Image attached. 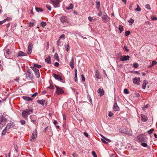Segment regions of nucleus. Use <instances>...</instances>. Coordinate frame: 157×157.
I'll list each match as a JSON object with an SVG mask.
<instances>
[{
    "instance_id": "nucleus-29",
    "label": "nucleus",
    "mask_w": 157,
    "mask_h": 157,
    "mask_svg": "<svg viewBox=\"0 0 157 157\" xmlns=\"http://www.w3.org/2000/svg\"><path fill=\"white\" fill-rule=\"evenodd\" d=\"M54 58L55 59H56L57 61H59V58L58 54L57 53H55L54 55Z\"/></svg>"
},
{
    "instance_id": "nucleus-6",
    "label": "nucleus",
    "mask_w": 157,
    "mask_h": 157,
    "mask_svg": "<svg viewBox=\"0 0 157 157\" xmlns=\"http://www.w3.org/2000/svg\"><path fill=\"white\" fill-rule=\"evenodd\" d=\"M44 132L47 134H49V133L52 132V131L51 127L50 126H47L44 130Z\"/></svg>"
},
{
    "instance_id": "nucleus-3",
    "label": "nucleus",
    "mask_w": 157,
    "mask_h": 157,
    "mask_svg": "<svg viewBox=\"0 0 157 157\" xmlns=\"http://www.w3.org/2000/svg\"><path fill=\"white\" fill-rule=\"evenodd\" d=\"M137 139L139 141L141 142H145L146 141V138L144 137L143 134H141L137 137Z\"/></svg>"
},
{
    "instance_id": "nucleus-51",
    "label": "nucleus",
    "mask_w": 157,
    "mask_h": 157,
    "mask_svg": "<svg viewBox=\"0 0 157 157\" xmlns=\"http://www.w3.org/2000/svg\"><path fill=\"white\" fill-rule=\"evenodd\" d=\"M33 70L35 72L37 71V70H38L36 68V67H35L33 66Z\"/></svg>"
},
{
    "instance_id": "nucleus-47",
    "label": "nucleus",
    "mask_w": 157,
    "mask_h": 157,
    "mask_svg": "<svg viewBox=\"0 0 157 157\" xmlns=\"http://www.w3.org/2000/svg\"><path fill=\"white\" fill-rule=\"evenodd\" d=\"M33 25H34L33 22H32V23L30 22V23H29V24H28V26L30 27H32L33 26Z\"/></svg>"
},
{
    "instance_id": "nucleus-62",
    "label": "nucleus",
    "mask_w": 157,
    "mask_h": 157,
    "mask_svg": "<svg viewBox=\"0 0 157 157\" xmlns=\"http://www.w3.org/2000/svg\"><path fill=\"white\" fill-rule=\"evenodd\" d=\"M124 48L127 52L129 51V49L127 48V47L125 45L124 46Z\"/></svg>"
},
{
    "instance_id": "nucleus-2",
    "label": "nucleus",
    "mask_w": 157,
    "mask_h": 157,
    "mask_svg": "<svg viewBox=\"0 0 157 157\" xmlns=\"http://www.w3.org/2000/svg\"><path fill=\"white\" fill-rule=\"evenodd\" d=\"M60 20L63 25H66L67 24L69 23V21L68 20L67 17L66 16H63L61 17L60 19Z\"/></svg>"
},
{
    "instance_id": "nucleus-36",
    "label": "nucleus",
    "mask_w": 157,
    "mask_h": 157,
    "mask_svg": "<svg viewBox=\"0 0 157 157\" xmlns=\"http://www.w3.org/2000/svg\"><path fill=\"white\" fill-rule=\"evenodd\" d=\"M119 29L120 31V33H121L123 30V27L121 25H119Z\"/></svg>"
},
{
    "instance_id": "nucleus-23",
    "label": "nucleus",
    "mask_w": 157,
    "mask_h": 157,
    "mask_svg": "<svg viewBox=\"0 0 157 157\" xmlns=\"http://www.w3.org/2000/svg\"><path fill=\"white\" fill-rule=\"evenodd\" d=\"M45 101L44 100H38L37 101V102L40 104L42 105H44Z\"/></svg>"
},
{
    "instance_id": "nucleus-53",
    "label": "nucleus",
    "mask_w": 157,
    "mask_h": 157,
    "mask_svg": "<svg viewBox=\"0 0 157 157\" xmlns=\"http://www.w3.org/2000/svg\"><path fill=\"white\" fill-rule=\"evenodd\" d=\"M113 115V114L111 112H109L108 114V116L109 117H112Z\"/></svg>"
},
{
    "instance_id": "nucleus-18",
    "label": "nucleus",
    "mask_w": 157,
    "mask_h": 157,
    "mask_svg": "<svg viewBox=\"0 0 157 157\" xmlns=\"http://www.w3.org/2000/svg\"><path fill=\"white\" fill-rule=\"evenodd\" d=\"M141 120L143 121L146 122L148 120L147 117L144 115L141 114Z\"/></svg>"
},
{
    "instance_id": "nucleus-41",
    "label": "nucleus",
    "mask_w": 157,
    "mask_h": 157,
    "mask_svg": "<svg viewBox=\"0 0 157 157\" xmlns=\"http://www.w3.org/2000/svg\"><path fill=\"white\" fill-rule=\"evenodd\" d=\"M124 94H127L129 93V91L127 89H124Z\"/></svg>"
},
{
    "instance_id": "nucleus-16",
    "label": "nucleus",
    "mask_w": 157,
    "mask_h": 157,
    "mask_svg": "<svg viewBox=\"0 0 157 157\" xmlns=\"http://www.w3.org/2000/svg\"><path fill=\"white\" fill-rule=\"evenodd\" d=\"M45 61L48 64H50L51 63L52 61L50 56H48L45 59Z\"/></svg>"
},
{
    "instance_id": "nucleus-15",
    "label": "nucleus",
    "mask_w": 157,
    "mask_h": 157,
    "mask_svg": "<svg viewBox=\"0 0 157 157\" xmlns=\"http://www.w3.org/2000/svg\"><path fill=\"white\" fill-rule=\"evenodd\" d=\"M16 55L17 57L22 56H26V54L21 51H20L19 52L17 53Z\"/></svg>"
},
{
    "instance_id": "nucleus-49",
    "label": "nucleus",
    "mask_w": 157,
    "mask_h": 157,
    "mask_svg": "<svg viewBox=\"0 0 157 157\" xmlns=\"http://www.w3.org/2000/svg\"><path fill=\"white\" fill-rule=\"evenodd\" d=\"M69 48H70L69 45V44H68L67 45V47H66V51H67V52H68V51L69 50Z\"/></svg>"
},
{
    "instance_id": "nucleus-64",
    "label": "nucleus",
    "mask_w": 157,
    "mask_h": 157,
    "mask_svg": "<svg viewBox=\"0 0 157 157\" xmlns=\"http://www.w3.org/2000/svg\"><path fill=\"white\" fill-rule=\"evenodd\" d=\"M38 94L37 92H35L34 94L32 95V97H34L36 96Z\"/></svg>"
},
{
    "instance_id": "nucleus-50",
    "label": "nucleus",
    "mask_w": 157,
    "mask_h": 157,
    "mask_svg": "<svg viewBox=\"0 0 157 157\" xmlns=\"http://www.w3.org/2000/svg\"><path fill=\"white\" fill-rule=\"evenodd\" d=\"M21 124L22 125L25 124V121L24 120H21L20 121Z\"/></svg>"
},
{
    "instance_id": "nucleus-59",
    "label": "nucleus",
    "mask_w": 157,
    "mask_h": 157,
    "mask_svg": "<svg viewBox=\"0 0 157 157\" xmlns=\"http://www.w3.org/2000/svg\"><path fill=\"white\" fill-rule=\"evenodd\" d=\"M54 65L57 67H58L59 66V64L58 63V62H56L55 63H54Z\"/></svg>"
},
{
    "instance_id": "nucleus-58",
    "label": "nucleus",
    "mask_w": 157,
    "mask_h": 157,
    "mask_svg": "<svg viewBox=\"0 0 157 157\" xmlns=\"http://www.w3.org/2000/svg\"><path fill=\"white\" fill-rule=\"evenodd\" d=\"M96 7L97 8V10L98 11H100V6H99L96 5Z\"/></svg>"
},
{
    "instance_id": "nucleus-40",
    "label": "nucleus",
    "mask_w": 157,
    "mask_h": 157,
    "mask_svg": "<svg viewBox=\"0 0 157 157\" xmlns=\"http://www.w3.org/2000/svg\"><path fill=\"white\" fill-rule=\"evenodd\" d=\"M34 66L38 68H40L41 67V65L36 64H34Z\"/></svg>"
},
{
    "instance_id": "nucleus-55",
    "label": "nucleus",
    "mask_w": 157,
    "mask_h": 157,
    "mask_svg": "<svg viewBox=\"0 0 157 157\" xmlns=\"http://www.w3.org/2000/svg\"><path fill=\"white\" fill-rule=\"evenodd\" d=\"M65 37V35L64 34H62L59 37V39L60 40V39L64 38Z\"/></svg>"
},
{
    "instance_id": "nucleus-34",
    "label": "nucleus",
    "mask_w": 157,
    "mask_h": 157,
    "mask_svg": "<svg viewBox=\"0 0 157 157\" xmlns=\"http://www.w3.org/2000/svg\"><path fill=\"white\" fill-rule=\"evenodd\" d=\"M40 25L42 27H44L46 25V23L44 21H42L40 23Z\"/></svg>"
},
{
    "instance_id": "nucleus-24",
    "label": "nucleus",
    "mask_w": 157,
    "mask_h": 157,
    "mask_svg": "<svg viewBox=\"0 0 157 157\" xmlns=\"http://www.w3.org/2000/svg\"><path fill=\"white\" fill-rule=\"evenodd\" d=\"M36 136H37L36 134V133H35L34 132V133H33L32 134V136H31L32 139H31V141H33V140H34L36 138Z\"/></svg>"
},
{
    "instance_id": "nucleus-7",
    "label": "nucleus",
    "mask_w": 157,
    "mask_h": 157,
    "mask_svg": "<svg viewBox=\"0 0 157 157\" xmlns=\"http://www.w3.org/2000/svg\"><path fill=\"white\" fill-rule=\"evenodd\" d=\"M133 82L136 84L139 85L140 83V78L139 77H135L133 79Z\"/></svg>"
},
{
    "instance_id": "nucleus-45",
    "label": "nucleus",
    "mask_w": 157,
    "mask_h": 157,
    "mask_svg": "<svg viewBox=\"0 0 157 157\" xmlns=\"http://www.w3.org/2000/svg\"><path fill=\"white\" fill-rule=\"evenodd\" d=\"M46 7L49 10H51V6L49 5H46Z\"/></svg>"
},
{
    "instance_id": "nucleus-17",
    "label": "nucleus",
    "mask_w": 157,
    "mask_h": 157,
    "mask_svg": "<svg viewBox=\"0 0 157 157\" xmlns=\"http://www.w3.org/2000/svg\"><path fill=\"white\" fill-rule=\"evenodd\" d=\"M98 94H100V96H102L104 95V92L103 89L99 88L98 91Z\"/></svg>"
},
{
    "instance_id": "nucleus-1",
    "label": "nucleus",
    "mask_w": 157,
    "mask_h": 157,
    "mask_svg": "<svg viewBox=\"0 0 157 157\" xmlns=\"http://www.w3.org/2000/svg\"><path fill=\"white\" fill-rule=\"evenodd\" d=\"M33 113V110L29 109H26L23 111L21 115L22 117L25 119H27L28 116Z\"/></svg>"
},
{
    "instance_id": "nucleus-37",
    "label": "nucleus",
    "mask_w": 157,
    "mask_h": 157,
    "mask_svg": "<svg viewBox=\"0 0 157 157\" xmlns=\"http://www.w3.org/2000/svg\"><path fill=\"white\" fill-rule=\"evenodd\" d=\"M154 129H151L147 131V133L149 134H151L154 131Z\"/></svg>"
},
{
    "instance_id": "nucleus-44",
    "label": "nucleus",
    "mask_w": 157,
    "mask_h": 157,
    "mask_svg": "<svg viewBox=\"0 0 157 157\" xmlns=\"http://www.w3.org/2000/svg\"><path fill=\"white\" fill-rule=\"evenodd\" d=\"M92 153L94 157H97V155L94 151H92Z\"/></svg>"
},
{
    "instance_id": "nucleus-21",
    "label": "nucleus",
    "mask_w": 157,
    "mask_h": 157,
    "mask_svg": "<svg viewBox=\"0 0 157 157\" xmlns=\"http://www.w3.org/2000/svg\"><path fill=\"white\" fill-rule=\"evenodd\" d=\"M148 83V82L147 80H144L142 85V88L143 89H145L146 88V85Z\"/></svg>"
},
{
    "instance_id": "nucleus-22",
    "label": "nucleus",
    "mask_w": 157,
    "mask_h": 157,
    "mask_svg": "<svg viewBox=\"0 0 157 157\" xmlns=\"http://www.w3.org/2000/svg\"><path fill=\"white\" fill-rule=\"evenodd\" d=\"M95 76L97 78L100 79L101 78V76L100 75L98 71L97 70L96 71Z\"/></svg>"
},
{
    "instance_id": "nucleus-56",
    "label": "nucleus",
    "mask_w": 157,
    "mask_h": 157,
    "mask_svg": "<svg viewBox=\"0 0 157 157\" xmlns=\"http://www.w3.org/2000/svg\"><path fill=\"white\" fill-rule=\"evenodd\" d=\"M75 75V82H77L78 80L77 75Z\"/></svg>"
},
{
    "instance_id": "nucleus-9",
    "label": "nucleus",
    "mask_w": 157,
    "mask_h": 157,
    "mask_svg": "<svg viewBox=\"0 0 157 157\" xmlns=\"http://www.w3.org/2000/svg\"><path fill=\"white\" fill-rule=\"evenodd\" d=\"M15 126V124L13 122H10L9 123H8L6 127V129H9L10 128H12L13 127Z\"/></svg>"
},
{
    "instance_id": "nucleus-28",
    "label": "nucleus",
    "mask_w": 157,
    "mask_h": 157,
    "mask_svg": "<svg viewBox=\"0 0 157 157\" xmlns=\"http://www.w3.org/2000/svg\"><path fill=\"white\" fill-rule=\"evenodd\" d=\"M73 5L72 4H71L69 6L66 7V9L67 10H69L70 9H72L73 8Z\"/></svg>"
},
{
    "instance_id": "nucleus-60",
    "label": "nucleus",
    "mask_w": 157,
    "mask_h": 157,
    "mask_svg": "<svg viewBox=\"0 0 157 157\" xmlns=\"http://www.w3.org/2000/svg\"><path fill=\"white\" fill-rule=\"evenodd\" d=\"M96 5L97 6H100V2L99 1H97L96 2Z\"/></svg>"
},
{
    "instance_id": "nucleus-13",
    "label": "nucleus",
    "mask_w": 157,
    "mask_h": 157,
    "mask_svg": "<svg viewBox=\"0 0 157 157\" xmlns=\"http://www.w3.org/2000/svg\"><path fill=\"white\" fill-rule=\"evenodd\" d=\"M12 53V52L10 49H8L6 50V56L7 58H9V56ZM6 56V55H5Z\"/></svg>"
},
{
    "instance_id": "nucleus-39",
    "label": "nucleus",
    "mask_w": 157,
    "mask_h": 157,
    "mask_svg": "<svg viewBox=\"0 0 157 157\" xmlns=\"http://www.w3.org/2000/svg\"><path fill=\"white\" fill-rule=\"evenodd\" d=\"M145 7L146 9L148 10H150L151 9L150 5L148 4H146L145 5Z\"/></svg>"
},
{
    "instance_id": "nucleus-10",
    "label": "nucleus",
    "mask_w": 157,
    "mask_h": 157,
    "mask_svg": "<svg viewBox=\"0 0 157 157\" xmlns=\"http://www.w3.org/2000/svg\"><path fill=\"white\" fill-rule=\"evenodd\" d=\"M130 57L128 56H121L120 57V60L122 61H126L129 60Z\"/></svg>"
},
{
    "instance_id": "nucleus-43",
    "label": "nucleus",
    "mask_w": 157,
    "mask_h": 157,
    "mask_svg": "<svg viewBox=\"0 0 157 157\" xmlns=\"http://www.w3.org/2000/svg\"><path fill=\"white\" fill-rule=\"evenodd\" d=\"M133 66L135 68H136L138 67V64L137 63H134L133 64Z\"/></svg>"
},
{
    "instance_id": "nucleus-31",
    "label": "nucleus",
    "mask_w": 157,
    "mask_h": 157,
    "mask_svg": "<svg viewBox=\"0 0 157 157\" xmlns=\"http://www.w3.org/2000/svg\"><path fill=\"white\" fill-rule=\"evenodd\" d=\"M33 117H36V116L34 115H33L30 117V119H31V121L33 123H34L36 121V120H32V118Z\"/></svg>"
},
{
    "instance_id": "nucleus-11",
    "label": "nucleus",
    "mask_w": 157,
    "mask_h": 157,
    "mask_svg": "<svg viewBox=\"0 0 157 157\" xmlns=\"http://www.w3.org/2000/svg\"><path fill=\"white\" fill-rule=\"evenodd\" d=\"M113 109L115 111H117L119 110L120 108L117 105V102L114 103L113 107Z\"/></svg>"
},
{
    "instance_id": "nucleus-26",
    "label": "nucleus",
    "mask_w": 157,
    "mask_h": 157,
    "mask_svg": "<svg viewBox=\"0 0 157 157\" xmlns=\"http://www.w3.org/2000/svg\"><path fill=\"white\" fill-rule=\"evenodd\" d=\"M9 20L10 18H7L2 21H0V25L3 24L5 23L6 21Z\"/></svg>"
},
{
    "instance_id": "nucleus-19",
    "label": "nucleus",
    "mask_w": 157,
    "mask_h": 157,
    "mask_svg": "<svg viewBox=\"0 0 157 157\" xmlns=\"http://www.w3.org/2000/svg\"><path fill=\"white\" fill-rule=\"evenodd\" d=\"M53 4L56 6H57L60 2V0H50Z\"/></svg>"
},
{
    "instance_id": "nucleus-8",
    "label": "nucleus",
    "mask_w": 157,
    "mask_h": 157,
    "mask_svg": "<svg viewBox=\"0 0 157 157\" xmlns=\"http://www.w3.org/2000/svg\"><path fill=\"white\" fill-rule=\"evenodd\" d=\"M33 48V44L31 43L29 44L28 47L27 53L28 54L30 55L32 52Z\"/></svg>"
},
{
    "instance_id": "nucleus-52",
    "label": "nucleus",
    "mask_w": 157,
    "mask_h": 157,
    "mask_svg": "<svg viewBox=\"0 0 157 157\" xmlns=\"http://www.w3.org/2000/svg\"><path fill=\"white\" fill-rule=\"evenodd\" d=\"M157 63V62H156L155 60L153 61L151 63L152 66H153L154 65H155Z\"/></svg>"
},
{
    "instance_id": "nucleus-42",
    "label": "nucleus",
    "mask_w": 157,
    "mask_h": 157,
    "mask_svg": "<svg viewBox=\"0 0 157 157\" xmlns=\"http://www.w3.org/2000/svg\"><path fill=\"white\" fill-rule=\"evenodd\" d=\"M135 10L137 11H140L141 10V8L139 5H137V7L135 9Z\"/></svg>"
},
{
    "instance_id": "nucleus-38",
    "label": "nucleus",
    "mask_w": 157,
    "mask_h": 157,
    "mask_svg": "<svg viewBox=\"0 0 157 157\" xmlns=\"http://www.w3.org/2000/svg\"><path fill=\"white\" fill-rule=\"evenodd\" d=\"M141 145L142 146L144 147H147V144L145 142L142 143L141 144Z\"/></svg>"
},
{
    "instance_id": "nucleus-25",
    "label": "nucleus",
    "mask_w": 157,
    "mask_h": 157,
    "mask_svg": "<svg viewBox=\"0 0 157 157\" xmlns=\"http://www.w3.org/2000/svg\"><path fill=\"white\" fill-rule=\"evenodd\" d=\"M24 99L28 101H31L33 100V99L30 97L24 96L23 97Z\"/></svg>"
},
{
    "instance_id": "nucleus-14",
    "label": "nucleus",
    "mask_w": 157,
    "mask_h": 157,
    "mask_svg": "<svg viewBox=\"0 0 157 157\" xmlns=\"http://www.w3.org/2000/svg\"><path fill=\"white\" fill-rule=\"evenodd\" d=\"M53 76L57 80H59L60 81H62L63 80L61 77L59 75L53 74Z\"/></svg>"
},
{
    "instance_id": "nucleus-63",
    "label": "nucleus",
    "mask_w": 157,
    "mask_h": 157,
    "mask_svg": "<svg viewBox=\"0 0 157 157\" xmlns=\"http://www.w3.org/2000/svg\"><path fill=\"white\" fill-rule=\"evenodd\" d=\"M102 12L101 11H100L98 13V16H101L102 15Z\"/></svg>"
},
{
    "instance_id": "nucleus-35",
    "label": "nucleus",
    "mask_w": 157,
    "mask_h": 157,
    "mask_svg": "<svg viewBox=\"0 0 157 157\" xmlns=\"http://www.w3.org/2000/svg\"><path fill=\"white\" fill-rule=\"evenodd\" d=\"M128 22H129V23H130L131 24H129V25H132V24L133 23H134V20L133 19H132V18H131L129 20V21H128Z\"/></svg>"
},
{
    "instance_id": "nucleus-46",
    "label": "nucleus",
    "mask_w": 157,
    "mask_h": 157,
    "mask_svg": "<svg viewBox=\"0 0 157 157\" xmlns=\"http://www.w3.org/2000/svg\"><path fill=\"white\" fill-rule=\"evenodd\" d=\"M130 33V31H126L125 33V35L126 36H128Z\"/></svg>"
},
{
    "instance_id": "nucleus-27",
    "label": "nucleus",
    "mask_w": 157,
    "mask_h": 157,
    "mask_svg": "<svg viewBox=\"0 0 157 157\" xmlns=\"http://www.w3.org/2000/svg\"><path fill=\"white\" fill-rule=\"evenodd\" d=\"M35 74L37 78H39L40 77V73L39 70H37V71L35 72Z\"/></svg>"
},
{
    "instance_id": "nucleus-61",
    "label": "nucleus",
    "mask_w": 157,
    "mask_h": 157,
    "mask_svg": "<svg viewBox=\"0 0 157 157\" xmlns=\"http://www.w3.org/2000/svg\"><path fill=\"white\" fill-rule=\"evenodd\" d=\"M101 140L102 142L105 143L107 144V142H106L104 139H101Z\"/></svg>"
},
{
    "instance_id": "nucleus-57",
    "label": "nucleus",
    "mask_w": 157,
    "mask_h": 157,
    "mask_svg": "<svg viewBox=\"0 0 157 157\" xmlns=\"http://www.w3.org/2000/svg\"><path fill=\"white\" fill-rule=\"evenodd\" d=\"M60 40V39H59L57 41V44L58 46L61 43Z\"/></svg>"
},
{
    "instance_id": "nucleus-5",
    "label": "nucleus",
    "mask_w": 157,
    "mask_h": 157,
    "mask_svg": "<svg viewBox=\"0 0 157 157\" xmlns=\"http://www.w3.org/2000/svg\"><path fill=\"white\" fill-rule=\"evenodd\" d=\"M55 87L56 88V93L58 94H61L64 93V91L61 88L56 86H55Z\"/></svg>"
},
{
    "instance_id": "nucleus-4",
    "label": "nucleus",
    "mask_w": 157,
    "mask_h": 157,
    "mask_svg": "<svg viewBox=\"0 0 157 157\" xmlns=\"http://www.w3.org/2000/svg\"><path fill=\"white\" fill-rule=\"evenodd\" d=\"M6 119L4 117H0V124L2 125V127L6 124Z\"/></svg>"
},
{
    "instance_id": "nucleus-32",
    "label": "nucleus",
    "mask_w": 157,
    "mask_h": 157,
    "mask_svg": "<svg viewBox=\"0 0 157 157\" xmlns=\"http://www.w3.org/2000/svg\"><path fill=\"white\" fill-rule=\"evenodd\" d=\"M36 10L37 12H42L43 11V9L38 7L36 8Z\"/></svg>"
},
{
    "instance_id": "nucleus-30",
    "label": "nucleus",
    "mask_w": 157,
    "mask_h": 157,
    "mask_svg": "<svg viewBox=\"0 0 157 157\" xmlns=\"http://www.w3.org/2000/svg\"><path fill=\"white\" fill-rule=\"evenodd\" d=\"M8 130L7 129H6L5 127V128L2 131V135H5L6 133V132L7 130Z\"/></svg>"
},
{
    "instance_id": "nucleus-33",
    "label": "nucleus",
    "mask_w": 157,
    "mask_h": 157,
    "mask_svg": "<svg viewBox=\"0 0 157 157\" xmlns=\"http://www.w3.org/2000/svg\"><path fill=\"white\" fill-rule=\"evenodd\" d=\"M101 137H102V138L104 139H105V140H106L108 142H111V140H110L109 139L105 137V136H103V135H101Z\"/></svg>"
},
{
    "instance_id": "nucleus-12",
    "label": "nucleus",
    "mask_w": 157,
    "mask_h": 157,
    "mask_svg": "<svg viewBox=\"0 0 157 157\" xmlns=\"http://www.w3.org/2000/svg\"><path fill=\"white\" fill-rule=\"evenodd\" d=\"M108 19H110V18H109L108 16L106 14L103 15L102 17V20L105 23L108 21Z\"/></svg>"
},
{
    "instance_id": "nucleus-54",
    "label": "nucleus",
    "mask_w": 157,
    "mask_h": 157,
    "mask_svg": "<svg viewBox=\"0 0 157 157\" xmlns=\"http://www.w3.org/2000/svg\"><path fill=\"white\" fill-rule=\"evenodd\" d=\"M81 78H82V81H85V79L84 76V75H81Z\"/></svg>"
},
{
    "instance_id": "nucleus-48",
    "label": "nucleus",
    "mask_w": 157,
    "mask_h": 157,
    "mask_svg": "<svg viewBox=\"0 0 157 157\" xmlns=\"http://www.w3.org/2000/svg\"><path fill=\"white\" fill-rule=\"evenodd\" d=\"M151 18L152 20H157V18L156 17H155L154 16H152L151 17Z\"/></svg>"
},
{
    "instance_id": "nucleus-20",
    "label": "nucleus",
    "mask_w": 157,
    "mask_h": 157,
    "mask_svg": "<svg viewBox=\"0 0 157 157\" xmlns=\"http://www.w3.org/2000/svg\"><path fill=\"white\" fill-rule=\"evenodd\" d=\"M74 58L72 57L71 59V60L70 63V65L72 69L74 68Z\"/></svg>"
}]
</instances>
